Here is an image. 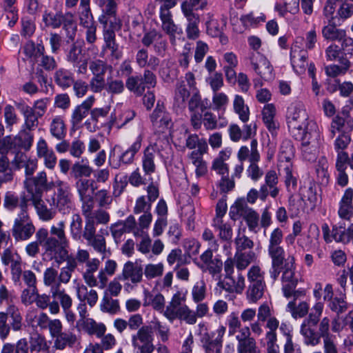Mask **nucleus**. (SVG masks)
Here are the masks:
<instances>
[{
  "mask_svg": "<svg viewBox=\"0 0 353 353\" xmlns=\"http://www.w3.org/2000/svg\"><path fill=\"white\" fill-rule=\"evenodd\" d=\"M1 262L5 265L10 264L11 270L21 267V257L17 252L6 248L1 255Z\"/></svg>",
  "mask_w": 353,
  "mask_h": 353,
  "instance_id": "obj_53",
  "label": "nucleus"
},
{
  "mask_svg": "<svg viewBox=\"0 0 353 353\" xmlns=\"http://www.w3.org/2000/svg\"><path fill=\"white\" fill-rule=\"evenodd\" d=\"M50 204L56 206L63 214L68 213L73 206L71 189L57 192L55 197L52 198V203Z\"/></svg>",
  "mask_w": 353,
  "mask_h": 353,
  "instance_id": "obj_30",
  "label": "nucleus"
},
{
  "mask_svg": "<svg viewBox=\"0 0 353 353\" xmlns=\"http://www.w3.org/2000/svg\"><path fill=\"white\" fill-rule=\"evenodd\" d=\"M150 120L153 127L159 132H163L172 125L170 114L165 112V107L159 103L152 113Z\"/></svg>",
  "mask_w": 353,
  "mask_h": 353,
  "instance_id": "obj_17",
  "label": "nucleus"
},
{
  "mask_svg": "<svg viewBox=\"0 0 353 353\" xmlns=\"http://www.w3.org/2000/svg\"><path fill=\"white\" fill-rule=\"evenodd\" d=\"M11 231L16 241H27L35 232V227L28 212L27 199L21 202L20 211L14 220Z\"/></svg>",
  "mask_w": 353,
  "mask_h": 353,
  "instance_id": "obj_5",
  "label": "nucleus"
},
{
  "mask_svg": "<svg viewBox=\"0 0 353 353\" xmlns=\"http://www.w3.org/2000/svg\"><path fill=\"white\" fill-rule=\"evenodd\" d=\"M14 104L24 117L26 128L30 130H34L38 125V119L40 118V117L37 116L35 112H33L30 106L23 101L15 102Z\"/></svg>",
  "mask_w": 353,
  "mask_h": 353,
  "instance_id": "obj_34",
  "label": "nucleus"
},
{
  "mask_svg": "<svg viewBox=\"0 0 353 353\" xmlns=\"http://www.w3.org/2000/svg\"><path fill=\"white\" fill-rule=\"evenodd\" d=\"M353 189L348 188L344 192L339 203L338 215L344 220L349 221L353 216Z\"/></svg>",
  "mask_w": 353,
  "mask_h": 353,
  "instance_id": "obj_23",
  "label": "nucleus"
},
{
  "mask_svg": "<svg viewBox=\"0 0 353 353\" xmlns=\"http://www.w3.org/2000/svg\"><path fill=\"white\" fill-rule=\"evenodd\" d=\"M64 261H66V265L61 268L58 276L59 282L57 283L60 285L61 283L67 284L70 281L72 274L76 269V261L73 258L68 257V255Z\"/></svg>",
  "mask_w": 353,
  "mask_h": 353,
  "instance_id": "obj_48",
  "label": "nucleus"
},
{
  "mask_svg": "<svg viewBox=\"0 0 353 353\" xmlns=\"http://www.w3.org/2000/svg\"><path fill=\"white\" fill-rule=\"evenodd\" d=\"M231 152L224 149L219 152L218 156L213 160L211 169L221 176H229V165L226 161L230 159Z\"/></svg>",
  "mask_w": 353,
  "mask_h": 353,
  "instance_id": "obj_31",
  "label": "nucleus"
},
{
  "mask_svg": "<svg viewBox=\"0 0 353 353\" xmlns=\"http://www.w3.org/2000/svg\"><path fill=\"white\" fill-rule=\"evenodd\" d=\"M225 281H219L214 289L216 296H221L223 290L228 292H235L241 294L245 288V278L242 274H238L236 277L231 276H225Z\"/></svg>",
  "mask_w": 353,
  "mask_h": 353,
  "instance_id": "obj_14",
  "label": "nucleus"
},
{
  "mask_svg": "<svg viewBox=\"0 0 353 353\" xmlns=\"http://www.w3.org/2000/svg\"><path fill=\"white\" fill-rule=\"evenodd\" d=\"M256 259V254L254 252H236L234 257L236 267L238 270H245L252 262Z\"/></svg>",
  "mask_w": 353,
  "mask_h": 353,
  "instance_id": "obj_42",
  "label": "nucleus"
},
{
  "mask_svg": "<svg viewBox=\"0 0 353 353\" xmlns=\"http://www.w3.org/2000/svg\"><path fill=\"white\" fill-rule=\"evenodd\" d=\"M50 293L54 299L59 301L63 310L70 309L72 305V299L64 289H61L59 283L52 286Z\"/></svg>",
  "mask_w": 353,
  "mask_h": 353,
  "instance_id": "obj_40",
  "label": "nucleus"
},
{
  "mask_svg": "<svg viewBox=\"0 0 353 353\" xmlns=\"http://www.w3.org/2000/svg\"><path fill=\"white\" fill-rule=\"evenodd\" d=\"M252 69L263 79H273V68L269 60L261 54L252 53L249 58Z\"/></svg>",
  "mask_w": 353,
  "mask_h": 353,
  "instance_id": "obj_13",
  "label": "nucleus"
},
{
  "mask_svg": "<svg viewBox=\"0 0 353 353\" xmlns=\"http://www.w3.org/2000/svg\"><path fill=\"white\" fill-rule=\"evenodd\" d=\"M99 265L100 261L96 258L91 259L84 264L82 276L85 284L90 288L98 287L99 288V281L97 276H95V272L98 270Z\"/></svg>",
  "mask_w": 353,
  "mask_h": 353,
  "instance_id": "obj_25",
  "label": "nucleus"
},
{
  "mask_svg": "<svg viewBox=\"0 0 353 353\" xmlns=\"http://www.w3.org/2000/svg\"><path fill=\"white\" fill-rule=\"evenodd\" d=\"M329 308L337 314L343 313L347 310L345 293L340 292L339 296L333 298L328 303Z\"/></svg>",
  "mask_w": 353,
  "mask_h": 353,
  "instance_id": "obj_58",
  "label": "nucleus"
},
{
  "mask_svg": "<svg viewBox=\"0 0 353 353\" xmlns=\"http://www.w3.org/2000/svg\"><path fill=\"white\" fill-rule=\"evenodd\" d=\"M5 313L7 314V318L9 316L11 319L10 326L12 330L16 332L21 330L23 317L19 307L10 303L8 304Z\"/></svg>",
  "mask_w": 353,
  "mask_h": 353,
  "instance_id": "obj_41",
  "label": "nucleus"
},
{
  "mask_svg": "<svg viewBox=\"0 0 353 353\" xmlns=\"http://www.w3.org/2000/svg\"><path fill=\"white\" fill-rule=\"evenodd\" d=\"M54 338V347L60 350L65 349L67 346H72L77 341L76 335L72 332H62Z\"/></svg>",
  "mask_w": 353,
  "mask_h": 353,
  "instance_id": "obj_51",
  "label": "nucleus"
},
{
  "mask_svg": "<svg viewBox=\"0 0 353 353\" xmlns=\"http://www.w3.org/2000/svg\"><path fill=\"white\" fill-rule=\"evenodd\" d=\"M55 82L61 88H69L74 83L73 74L65 69L60 68L54 74Z\"/></svg>",
  "mask_w": 353,
  "mask_h": 353,
  "instance_id": "obj_55",
  "label": "nucleus"
},
{
  "mask_svg": "<svg viewBox=\"0 0 353 353\" xmlns=\"http://www.w3.org/2000/svg\"><path fill=\"white\" fill-rule=\"evenodd\" d=\"M160 19L162 23V29L171 37L180 34L182 32L181 28L174 23L170 11H160Z\"/></svg>",
  "mask_w": 353,
  "mask_h": 353,
  "instance_id": "obj_38",
  "label": "nucleus"
},
{
  "mask_svg": "<svg viewBox=\"0 0 353 353\" xmlns=\"http://www.w3.org/2000/svg\"><path fill=\"white\" fill-rule=\"evenodd\" d=\"M77 328L84 330L88 335H94L97 338L106 332L107 327L102 322H97L92 318L79 319L76 325Z\"/></svg>",
  "mask_w": 353,
  "mask_h": 353,
  "instance_id": "obj_20",
  "label": "nucleus"
},
{
  "mask_svg": "<svg viewBox=\"0 0 353 353\" xmlns=\"http://www.w3.org/2000/svg\"><path fill=\"white\" fill-rule=\"evenodd\" d=\"M142 138L141 136H139L136 141L132 144V145L125 151L122 152L119 157V161L114 162L112 160L111 157H110L109 163L110 165L114 169L119 168L121 165L123 164H130L132 163L134 160V155L136 153L140 150L141 146Z\"/></svg>",
  "mask_w": 353,
  "mask_h": 353,
  "instance_id": "obj_27",
  "label": "nucleus"
},
{
  "mask_svg": "<svg viewBox=\"0 0 353 353\" xmlns=\"http://www.w3.org/2000/svg\"><path fill=\"white\" fill-rule=\"evenodd\" d=\"M229 216L233 221L242 217L250 232L257 233L259 230V215L243 200H237L230 207Z\"/></svg>",
  "mask_w": 353,
  "mask_h": 353,
  "instance_id": "obj_6",
  "label": "nucleus"
},
{
  "mask_svg": "<svg viewBox=\"0 0 353 353\" xmlns=\"http://www.w3.org/2000/svg\"><path fill=\"white\" fill-rule=\"evenodd\" d=\"M154 336L148 326H142L132 335L131 343L136 353H144L148 350H154Z\"/></svg>",
  "mask_w": 353,
  "mask_h": 353,
  "instance_id": "obj_10",
  "label": "nucleus"
},
{
  "mask_svg": "<svg viewBox=\"0 0 353 353\" xmlns=\"http://www.w3.org/2000/svg\"><path fill=\"white\" fill-rule=\"evenodd\" d=\"M126 88L134 94L141 96L145 90V86L139 77L131 76L126 80Z\"/></svg>",
  "mask_w": 353,
  "mask_h": 353,
  "instance_id": "obj_63",
  "label": "nucleus"
},
{
  "mask_svg": "<svg viewBox=\"0 0 353 353\" xmlns=\"http://www.w3.org/2000/svg\"><path fill=\"white\" fill-rule=\"evenodd\" d=\"M201 341L205 353H221L222 344L211 339L208 333L203 334Z\"/></svg>",
  "mask_w": 353,
  "mask_h": 353,
  "instance_id": "obj_61",
  "label": "nucleus"
},
{
  "mask_svg": "<svg viewBox=\"0 0 353 353\" xmlns=\"http://www.w3.org/2000/svg\"><path fill=\"white\" fill-rule=\"evenodd\" d=\"M14 168L6 155L0 157V178L4 183L11 182L14 179Z\"/></svg>",
  "mask_w": 353,
  "mask_h": 353,
  "instance_id": "obj_43",
  "label": "nucleus"
},
{
  "mask_svg": "<svg viewBox=\"0 0 353 353\" xmlns=\"http://www.w3.org/2000/svg\"><path fill=\"white\" fill-rule=\"evenodd\" d=\"M105 235H108V231L101 229L94 237L87 242L88 245L92 247L96 252L101 254L103 258L105 257L109 253L107 248Z\"/></svg>",
  "mask_w": 353,
  "mask_h": 353,
  "instance_id": "obj_36",
  "label": "nucleus"
},
{
  "mask_svg": "<svg viewBox=\"0 0 353 353\" xmlns=\"http://www.w3.org/2000/svg\"><path fill=\"white\" fill-rule=\"evenodd\" d=\"M300 0H284L283 3H276L274 10L281 17H284L287 12L296 14L299 12Z\"/></svg>",
  "mask_w": 353,
  "mask_h": 353,
  "instance_id": "obj_46",
  "label": "nucleus"
},
{
  "mask_svg": "<svg viewBox=\"0 0 353 353\" xmlns=\"http://www.w3.org/2000/svg\"><path fill=\"white\" fill-rule=\"evenodd\" d=\"M181 10L188 21L186 28L188 37L191 39H196L199 36L198 26L200 20L198 14L192 12L189 6L185 3L181 4Z\"/></svg>",
  "mask_w": 353,
  "mask_h": 353,
  "instance_id": "obj_21",
  "label": "nucleus"
},
{
  "mask_svg": "<svg viewBox=\"0 0 353 353\" xmlns=\"http://www.w3.org/2000/svg\"><path fill=\"white\" fill-rule=\"evenodd\" d=\"M51 135L58 140H62L66 134V128L63 119L60 116L54 117L50 124Z\"/></svg>",
  "mask_w": 353,
  "mask_h": 353,
  "instance_id": "obj_47",
  "label": "nucleus"
},
{
  "mask_svg": "<svg viewBox=\"0 0 353 353\" xmlns=\"http://www.w3.org/2000/svg\"><path fill=\"white\" fill-rule=\"evenodd\" d=\"M286 121L289 131L297 140L302 141L303 157L307 161L314 160L317 152L316 144L310 141L317 128L316 123L309 119L304 105L300 101L292 103L288 108Z\"/></svg>",
  "mask_w": 353,
  "mask_h": 353,
  "instance_id": "obj_1",
  "label": "nucleus"
},
{
  "mask_svg": "<svg viewBox=\"0 0 353 353\" xmlns=\"http://www.w3.org/2000/svg\"><path fill=\"white\" fill-rule=\"evenodd\" d=\"M28 193L30 194L29 200L32 202L39 219L43 221H50L56 214V212L51 208H48L42 199V194L39 190H33L29 189Z\"/></svg>",
  "mask_w": 353,
  "mask_h": 353,
  "instance_id": "obj_15",
  "label": "nucleus"
},
{
  "mask_svg": "<svg viewBox=\"0 0 353 353\" xmlns=\"http://www.w3.org/2000/svg\"><path fill=\"white\" fill-rule=\"evenodd\" d=\"M181 218L186 223L188 230H192L195 223V208L192 203H188L181 208Z\"/></svg>",
  "mask_w": 353,
  "mask_h": 353,
  "instance_id": "obj_57",
  "label": "nucleus"
},
{
  "mask_svg": "<svg viewBox=\"0 0 353 353\" xmlns=\"http://www.w3.org/2000/svg\"><path fill=\"white\" fill-rule=\"evenodd\" d=\"M143 270L132 261L126 262L123 268L121 279L129 281L134 285H137L142 281Z\"/></svg>",
  "mask_w": 353,
  "mask_h": 353,
  "instance_id": "obj_29",
  "label": "nucleus"
},
{
  "mask_svg": "<svg viewBox=\"0 0 353 353\" xmlns=\"http://www.w3.org/2000/svg\"><path fill=\"white\" fill-rule=\"evenodd\" d=\"M148 327L151 329V332H155L157 336L162 342H166L170 336V327L165 323L161 322L157 319H154Z\"/></svg>",
  "mask_w": 353,
  "mask_h": 353,
  "instance_id": "obj_49",
  "label": "nucleus"
},
{
  "mask_svg": "<svg viewBox=\"0 0 353 353\" xmlns=\"http://www.w3.org/2000/svg\"><path fill=\"white\" fill-rule=\"evenodd\" d=\"M191 294L192 301L196 303L203 301L205 299L206 285L203 280L201 279L194 283Z\"/></svg>",
  "mask_w": 353,
  "mask_h": 353,
  "instance_id": "obj_64",
  "label": "nucleus"
},
{
  "mask_svg": "<svg viewBox=\"0 0 353 353\" xmlns=\"http://www.w3.org/2000/svg\"><path fill=\"white\" fill-rule=\"evenodd\" d=\"M309 308L310 305L305 301H301L297 305L294 301H290L286 307L287 311L295 319L304 317L308 313Z\"/></svg>",
  "mask_w": 353,
  "mask_h": 353,
  "instance_id": "obj_52",
  "label": "nucleus"
},
{
  "mask_svg": "<svg viewBox=\"0 0 353 353\" xmlns=\"http://www.w3.org/2000/svg\"><path fill=\"white\" fill-rule=\"evenodd\" d=\"M233 109L236 114H238L239 119L245 123L249 120L250 110L248 106L245 103L243 98L236 94L233 100Z\"/></svg>",
  "mask_w": 353,
  "mask_h": 353,
  "instance_id": "obj_45",
  "label": "nucleus"
},
{
  "mask_svg": "<svg viewBox=\"0 0 353 353\" xmlns=\"http://www.w3.org/2000/svg\"><path fill=\"white\" fill-rule=\"evenodd\" d=\"M229 103L228 95L223 92H214L212 99V109L219 113V127L227 125L228 121L223 117V114Z\"/></svg>",
  "mask_w": 353,
  "mask_h": 353,
  "instance_id": "obj_28",
  "label": "nucleus"
},
{
  "mask_svg": "<svg viewBox=\"0 0 353 353\" xmlns=\"http://www.w3.org/2000/svg\"><path fill=\"white\" fill-rule=\"evenodd\" d=\"M279 179L276 171L269 170L265 176V184L260 188V199L265 201L270 194L272 197L275 198L279 192L277 183Z\"/></svg>",
  "mask_w": 353,
  "mask_h": 353,
  "instance_id": "obj_18",
  "label": "nucleus"
},
{
  "mask_svg": "<svg viewBox=\"0 0 353 353\" xmlns=\"http://www.w3.org/2000/svg\"><path fill=\"white\" fill-rule=\"evenodd\" d=\"M63 17L61 12L53 13L45 11L43 14V21L48 27L52 28H59L63 22Z\"/></svg>",
  "mask_w": 353,
  "mask_h": 353,
  "instance_id": "obj_62",
  "label": "nucleus"
},
{
  "mask_svg": "<svg viewBox=\"0 0 353 353\" xmlns=\"http://www.w3.org/2000/svg\"><path fill=\"white\" fill-rule=\"evenodd\" d=\"M185 301L186 294L185 293L178 291L173 294L163 313L170 323H173L176 319L183 321L189 325L192 322L191 319L193 313L189 306L185 303Z\"/></svg>",
  "mask_w": 353,
  "mask_h": 353,
  "instance_id": "obj_4",
  "label": "nucleus"
},
{
  "mask_svg": "<svg viewBox=\"0 0 353 353\" xmlns=\"http://www.w3.org/2000/svg\"><path fill=\"white\" fill-rule=\"evenodd\" d=\"M36 242L43 247L46 252L55 259V247L57 243L54 236H49L46 228H40L36 232Z\"/></svg>",
  "mask_w": 353,
  "mask_h": 353,
  "instance_id": "obj_35",
  "label": "nucleus"
},
{
  "mask_svg": "<svg viewBox=\"0 0 353 353\" xmlns=\"http://www.w3.org/2000/svg\"><path fill=\"white\" fill-rule=\"evenodd\" d=\"M323 237L327 243L333 241L336 243L347 245L352 243L353 245V222L347 228L343 225H333L332 230L327 223L321 226Z\"/></svg>",
  "mask_w": 353,
  "mask_h": 353,
  "instance_id": "obj_7",
  "label": "nucleus"
},
{
  "mask_svg": "<svg viewBox=\"0 0 353 353\" xmlns=\"http://www.w3.org/2000/svg\"><path fill=\"white\" fill-rule=\"evenodd\" d=\"M227 209V203L225 200L222 199L218 201L216 206V214L212 220V225L218 232L219 237L221 240L229 241L232 238L233 231L231 224L225 221L223 219Z\"/></svg>",
  "mask_w": 353,
  "mask_h": 353,
  "instance_id": "obj_8",
  "label": "nucleus"
},
{
  "mask_svg": "<svg viewBox=\"0 0 353 353\" xmlns=\"http://www.w3.org/2000/svg\"><path fill=\"white\" fill-rule=\"evenodd\" d=\"M257 141L252 140L251 141V154L250 156V165L248 168L246 172L252 181H257L263 176V171L259 168L256 163L260 160V155L257 150Z\"/></svg>",
  "mask_w": 353,
  "mask_h": 353,
  "instance_id": "obj_22",
  "label": "nucleus"
},
{
  "mask_svg": "<svg viewBox=\"0 0 353 353\" xmlns=\"http://www.w3.org/2000/svg\"><path fill=\"white\" fill-rule=\"evenodd\" d=\"M157 151L152 146L147 147L142 157V167L145 176H150L155 171L154 159Z\"/></svg>",
  "mask_w": 353,
  "mask_h": 353,
  "instance_id": "obj_39",
  "label": "nucleus"
},
{
  "mask_svg": "<svg viewBox=\"0 0 353 353\" xmlns=\"http://www.w3.org/2000/svg\"><path fill=\"white\" fill-rule=\"evenodd\" d=\"M117 269V263L112 259L107 260L98 272L97 279L99 281V289H104L108 283V277L113 276Z\"/></svg>",
  "mask_w": 353,
  "mask_h": 353,
  "instance_id": "obj_37",
  "label": "nucleus"
},
{
  "mask_svg": "<svg viewBox=\"0 0 353 353\" xmlns=\"http://www.w3.org/2000/svg\"><path fill=\"white\" fill-rule=\"evenodd\" d=\"M324 310V304L316 302L312 307L311 312L305 318L300 327V334L303 338L305 345L316 346L320 343L321 338L331 337L330 328V320L327 316L319 319Z\"/></svg>",
  "mask_w": 353,
  "mask_h": 353,
  "instance_id": "obj_2",
  "label": "nucleus"
},
{
  "mask_svg": "<svg viewBox=\"0 0 353 353\" xmlns=\"http://www.w3.org/2000/svg\"><path fill=\"white\" fill-rule=\"evenodd\" d=\"M94 181L87 179H79L75 183L77 191L79 195L81 200L90 196L88 195V192L91 188L92 193L94 192L95 188H94Z\"/></svg>",
  "mask_w": 353,
  "mask_h": 353,
  "instance_id": "obj_60",
  "label": "nucleus"
},
{
  "mask_svg": "<svg viewBox=\"0 0 353 353\" xmlns=\"http://www.w3.org/2000/svg\"><path fill=\"white\" fill-rule=\"evenodd\" d=\"M345 30L337 28L332 25H327L322 30L323 37L330 41H341L345 36Z\"/></svg>",
  "mask_w": 353,
  "mask_h": 353,
  "instance_id": "obj_56",
  "label": "nucleus"
},
{
  "mask_svg": "<svg viewBox=\"0 0 353 353\" xmlns=\"http://www.w3.org/2000/svg\"><path fill=\"white\" fill-rule=\"evenodd\" d=\"M294 258L292 257L290 262L286 263L284 266H281L283 269L281 281L283 283L282 290L285 297L289 298L294 295L296 296V292L294 289L298 283V277L295 274V267L293 263Z\"/></svg>",
  "mask_w": 353,
  "mask_h": 353,
  "instance_id": "obj_12",
  "label": "nucleus"
},
{
  "mask_svg": "<svg viewBox=\"0 0 353 353\" xmlns=\"http://www.w3.org/2000/svg\"><path fill=\"white\" fill-rule=\"evenodd\" d=\"M30 347H31V353H39L41 351H48L50 346L44 336L35 334L30 337L28 341Z\"/></svg>",
  "mask_w": 353,
  "mask_h": 353,
  "instance_id": "obj_54",
  "label": "nucleus"
},
{
  "mask_svg": "<svg viewBox=\"0 0 353 353\" xmlns=\"http://www.w3.org/2000/svg\"><path fill=\"white\" fill-rule=\"evenodd\" d=\"M143 306H150L154 310L163 314L165 308V299L164 296L157 291H143Z\"/></svg>",
  "mask_w": 353,
  "mask_h": 353,
  "instance_id": "obj_26",
  "label": "nucleus"
},
{
  "mask_svg": "<svg viewBox=\"0 0 353 353\" xmlns=\"http://www.w3.org/2000/svg\"><path fill=\"white\" fill-rule=\"evenodd\" d=\"M99 307L102 312L108 313L111 315L116 314L120 311L119 301L113 299L106 294L101 299Z\"/></svg>",
  "mask_w": 353,
  "mask_h": 353,
  "instance_id": "obj_50",
  "label": "nucleus"
},
{
  "mask_svg": "<svg viewBox=\"0 0 353 353\" xmlns=\"http://www.w3.org/2000/svg\"><path fill=\"white\" fill-rule=\"evenodd\" d=\"M307 52L303 48V38H297L290 50V63L293 70L298 74H304L309 68Z\"/></svg>",
  "mask_w": 353,
  "mask_h": 353,
  "instance_id": "obj_9",
  "label": "nucleus"
},
{
  "mask_svg": "<svg viewBox=\"0 0 353 353\" xmlns=\"http://www.w3.org/2000/svg\"><path fill=\"white\" fill-rule=\"evenodd\" d=\"M77 296L81 301H86L88 305L94 307L99 299L97 292L94 289H88L86 285L77 280L76 285Z\"/></svg>",
  "mask_w": 353,
  "mask_h": 353,
  "instance_id": "obj_33",
  "label": "nucleus"
},
{
  "mask_svg": "<svg viewBox=\"0 0 353 353\" xmlns=\"http://www.w3.org/2000/svg\"><path fill=\"white\" fill-rule=\"evenodd\" d=\"M50 232L51 235L57 236L55 237L57 242L55 247V261L60 264L68 256V241L65 233L64 221H61L56 225H52L50 227Z\"/></svg>",
  "mask_w": 353,
  "mask_h": 353,
  "instance_id": "obj_11",
  "label": "nucleus"
},
{
  "mask_svg": "<svg viewBox=\"0 0 353 353\" xmlns=\"http://www.w3.org/2000/svg\"><path fill=\"white\" fill-rule=\"evenodd\" d=\"M21 52L24 55L23 59L28 61L32 65H34L38 58L44 53L45 48L42 43L35 45L33 41H29L24 44Z\"/></svg>",
  "mask_w": 353,
  "mask_h": 353,
  "instance_id": "obj_32",
  "label": "nucleus"
},
{
  "mask_svg": "<svg viewBox=\"0 0 353 353\" xmlns=\"http://www.w3.org/2000/svg\"><path fill=\"white\" fill-rule=\"evenodd\" d=\"M208 102L201 100V96L197 93L194 94L188 104L191 112V123L193 127L198 129L201 125L202 112L207 108Z\"/></svg>",
  "mask_w": 353,
  "mask_h": 353,
  "instance_id": "obj_16",
  "label": "nucleus"
},
{
  "mask_svg": "<svg viewBox=\"0 0 353 353\" xmlns=\"http://www.w3.org/2000/svg\"><path fill=\"white\" fill-rule=\"evenodd\" d=\"M37 154L39 158L43 159L46 168L53 170L57 164V157L52 150L48 145L46 141L40 138L37 143Z\"/></svg>",
  "mask_w": 353,
  "mask_h": 353,
  "instance_id": "obj_19",
  "label": "nucleus"
},
{
  "mask_svg": "<svg viewBox=\"0 0 353 353\" xmlns=\"http://www.w3.org/2000/svg\"><path fill=\"white\" fill-rule=\"evenodd\" d=\"M94 101V97L90 96L74 108L71 117V123L74 127L79 128L81 126L83 120L88 114V112L93 105Z\"/></svg>",
  "mask_w": 353,
  "mask_h": 353,
  "instance_id": "obj_24",
  "label": "nucleus"
},
{
  "mask_svg": "<svg viewBox=\"0 0 353 353\" xmlns=\"http://www.w3.org/2000/svg\"><path fill=\"white\" fill-rule=\"evenodd\" d=\"M283 239L282 230L276 227L270 233L268 243V253L271 259V268L270 270V277L276 280L280 274L281 266L285 260V250L281 245Z\"/></svg>",
  "mask_w": 353,
  "mask_h": 353,
  "instance_id": "obj_3",
  "label": "nucleus"
},
{
  "mask_svg": "<svg viewBox=\"0 0 353 353\" xmlns=\"http://www.w3.org/2000/svg\"><path fill=\"white\" fill-rule=\"evenodd\" d=\"M265 283L249 284L246 292L247 299L250 303H254L263 295Z\"/></svg>",
  "mask_w": 353,
  "mask_h": 353,
  "instance_id": "obj_59",
  "label": "nucleus"
},
{
  "mask_svg": "<svg viewBox=\"0 0 353 353\" xmlns=\"http://www.w3.org/2000/svg\"><path fill=\"white\" fill-rule=\"evenodd\" d=\"M83 162L84 159L77 161L71 168V175L77 180L83 179V177H89L94 172V170L88 163H83Z\"/></svg>",
  "mask_w": 353,
  "mask_h": 353,
  "instance_id": "obj_44",
  "label": "nucleus"
}]
</instances>
